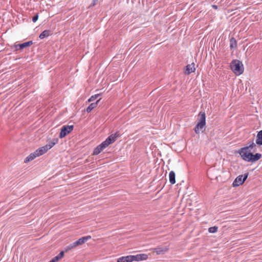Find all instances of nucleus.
Instances as JSON below:
<instances>
[{
	"mask_svg": "<svg viewBox=\"0 0 262 262\" xmlns=\"http://www.w3.org/2000/svg\"><path fill=\"white\" fill-rule=\"evenodd\" d=\"M112 141L111 138H107L106 140L99 145L100 148L101 147L103 150L107 147L109 145L112 144Z\"/></svg>",
	"mask_w": 262,
	"mask_h": 262,
	"instance_id": "ddd939ff",
	"label": "nucleus"
},
{
	"mask_svg": "<svg viewBox=\"0 0 262 262\" xmlns=\"http://www.w3.org/2000/svg\"><path fill=\"white\" fill-rule=\"evenodd\" d=\"M53 143H54V144L55 145L57 144L58 142V139L57 138H54L52 140H51Z\"/></svg>",
	"mask_w": 262,
	"mask_h": 262,
	"instance_id": "cd10ccee",
	"label": "nucleus"
},
{
	"mask_svg": "<svg viewBox=\"0 0 262 262\" xmlns=\"http://www.w3.org/2000/svg\"><path fill=\"white\" fill-rule=\"evenodd\" d=\"M237 47V41L234 37L230 39V48L231 50L235 49Z\"/></svg>",
	"mask_w": 262,
	"mask_h": 262,
	"instance_id": "6ab92c4d",
	"label": "nucleus"
},
{
	"mask_svg": "<svg viewBox=\"0 0 262 262\" xmlns=\"http://www.w3.org/2000/svg\"><path fill=\"white\" fill-rule=\"evenodd\" d=\"M32 44H33V41L32 40H31V41H27L26 42H24L23 43L15 45L14 46V47L15 50L16 51H17V50H22L26 47H29V46H31Z\"/></svg>",
	"mask_w": 262,
	"mask_h": 262,
	"instance_id": "0eeeda50",
	"label": "nucleus"
},
{
	"mask_svg": "<svg viewBox=\"0 0 262 262\" xmlns=\"http://www.w3.org/2000/svg\"><path fill=\"white\" fill-rule=\"evenodd\" d=\"M102 150H103L102 148H101V147L100 148V146L98 145L96 148H95V149H94L93 155H98Z\"/></svg>",
	"mask_w": 262,
	"mask_h": 262,
	"instance_id": "4be33fe9",
	"label": "nucleus"
},
{
	"mask_svg": "<svg viewBox=\"0 0 262 262\" xmlns=\"http://www.w3.org/2000/svg\"><path fill=\"white\" fill-rule=\"evenodd\" d=\"M200 117L199 121L194 128V132L196 134H199L200 130L203 132L202 129L206 125V115L205 112H201L199 115Z\"/></svg>",
	"mask_w": 262,
	"mask_h": 262,
	"instance_id": "f03ea898",
	"label": "nucleus"
},
{
	"mask_svg": "<svg viewBox=\"0 0 262 262\" xmlns=\"http://www.w3.org/2000/svg\"><path fill=\"white\" fill-rule=\"evenodd\" d=\"M134 261H139L146 260L148 258V255L146 254H139L136 255H133Z\"/></svg>",
	"mask_w": 262,
	"mask_h": 262,
	"instance_id": "9d476101",
	"label": "nucleus"
},
{
	"mask_svg": "<svg viewBox=\"0 0 262 262\" xmlns=\"http://www.w3.org/2000/svg\"><path fill=\"white\" fill-rule=\"evenodd\" d=\"M55 145L54 143H53L52 141H50L46 146V148L49 150Z\"/></svg>",
	"mask_w": 262,
	"mask_h": 262,
	"instance_id": "a878e982",
	"label": "nucleus"
},
{
	"mask_svg": "<svg viewBox=\"0 0 262 262\" xmlns=\"http://www.w3.org/2000/svg\"><path fill=\"white\" fill-rule=\"evenodd\" d=\"M74 242L72 244H70V245H68L67 246H66L64 248V250H65V251L67 252L69 250H71L73 249H74L76 247L75 245H74Z\"/></svg>",
	"mask_w": 262,
	"mask_h": 262,
	"instance_id": "5701e85b",
	"label": "nucleus"
},
{
	"mask_svg": "<svg viewBox=\"0 0 262 262\" xmlns=\"http://www.w3.org/2000/svg\"><path fill=\"white\" fill-rule=\"evenodd\" d=\"M73 125H64L62 127L59 135L60 138L65 137L68 134L70 133L73 129Z\"/></svg>",
	"mask_w": 262,
	"mask_h": 262,
	"instance_id": "423d86ee",
	"label": "nucleus"
},
{
	"mask_svg": "<svg viewBox=\"0 0 262 262\" xmlns=\"http://www.w3.org/2000/svg\"><path fill=\"white\" fill-rule=\"evenodd\" d=\"M217 229H218V228L216 226L211 227L209 228L208 231L210 233H215L217 232Z\"/></svg>",
	"mask_w": 262,
	"mask_h": 262,
	"instance_id": "393cba45",
	"label": "nucleus"
},
{
	"mask_svg": "<svg viewBox=\"0 0 262 262\" xmlns=\"http://www.w3.org/2000/svg\"><path fill=\"white\" fill-rule=\"evenodd\" d=\"M230 68L236 75H240L244 72L243 64L240 60L234 59L230 63Z\"/></svg>",
	"mask_w": 262,
	"mask_h": 262,
	"instance_id": "f257e3e1",
	"label": "nucleus"
},
{
	"mask_svg": "<svg viewBox=\"0 0 262 262\" xmlns=\"http://www.w3.org/2000/svg\"><path fill=\"white\" fill-rule=\"evenodd\" d=\"M194 63H192L190 64H188L185 67V70L184 71V74L185 75H188L190 74L191 73L194 72L195 69L194 68Z\"/></svg>",
	"mask_w": 262,
	"mask_h": 262,
	"instance_id": "1a4fd4ad",
	"label": "nucleus"
},
{
	"mask_svg": "<svg viewBox=\"0 0 262 262\" xmlns=\"http://www.w3.org/2000/svg\"><path fill=\"white\" fill-rule=\"evenodd\" d=\"M134 261L133 255L122 256L117 259V262H132Z\"/></svg>",
	"mask_w": 262,
	"mask_h": 262,
	"instance_id": "9b49d317",
	"label": "nucleus"
},
{
	"mask_svg": "<svg viewBox=\"0 0 262 262\" xmlns=\"http://www.w3.org/2000/svg\"><path fill=\"white\" fill-rule=\"evenodd\" d=\"M212 7L214 8V9H217V6L216 5H212Z\"/></svg>",
	"mask_w": 262,
	"mask_h": 262,
	"instance_id": "c85d7f7f",
	"label": "nucleus"
},
{
	"mask_svg": "<svg viewBox=\"0 0 262 262\" xmlns=\"http://www.w3.org/2000/svg\"><path fill=\"white\" fill-rule=\"evenodd\" d=\"M38 18V14L35 15L32 18L33 22L35 23L37 20Z\"/></svg>",
	"mask_w": 262,
	"mask_h": 262,
	"instance_id": "bb28decb",
	"label": "nucleus"
},
{
	"mask_svg": "<svg viewBox=\"0 0 262 262\" xmlns=\"http://www.w3.org/2000/svg\"><path fill=\"white\" fill-rule=\"evenodd\" d=\"M120 135L119 132H116L115 134H112L107 138H111L112 141V143H114L116 139L120 137Z\"/></svg>",
	"mask_w": 262,
	"mask_h": 262,
	"instance_id": "412c9836",
	"label": "nucleus"
},
{
	"mask_svg": "<svg viewBox=\"0 0 262 262\" xmlns=\"http://www.w3.org/2000/svg\"><path fill=\"white\" fill-rule=\"evenodd\" d=\"M48 150L47 149V148H46V146H44L36 149L35 151V154H36V155L39 157L45 154Z\"/></svg>",
	"mask_w": 262,
	"mask_h": 262,
	"instance_id": "4468645a",
	"label": "nucleus"
},
{
	"mask_svg": "<svg viewBox=\"0 0 262 262\" xmlns=\"http://www.w3.org/2000/svg\"><path fill=\"white\" fill-rule=\"evenodd\" d=\"M256 147V144L254 143L253 140L252 141V143H250L248 146H247L246 147L241 148L238 153L239 154L240 156H241L242 158L243 159V154L246 153L247 154H250V151L253 150L254 147Z\"/></svg>",
	"mask_w": 262,
	"mask_h": 262,
	"instance_id": "20e7f679",
	"label": "nucleus"
},
{
	"mask_svg": "<svg viewBox=\"0 0 262 262\" xmlns=\"http://www.w3.org/2000/svg\"><path fill=\"white\" fill-rule=\"evenodd\" d=\"M256 143L259 145H262V130L259 131L257 135Z\"/></svg>",
	"mask_w": 262,
	"mask_h": 262,
	"instance_id": "aec40b11",
	"label": "nucleus"
},
{
	"mask_svg": "<svg viewBox=\"0 0 262 262\" xmlns=\"http://www.w3.org/2000/svg\"><path fill=\"white\" fill-rule=\"evenodd\" d=\"M91 238V236L90 235L82 237L81 238H80L77 241L74 242L75 244L74 245H75L76 247L81 245Z\"/></svg>",
	"mask_w": 262,
	"mask_h": 262,
	"instance_id": "6e6552de",
	"label": "nucleus"
},
{
	"mask_svg": "<svg viewBox=\"0 0 262 262\" xmlns=\"http://www.w3.org/2000/svg\"><path fill=\"white\" fill-rule=\"evenodd\" d=\"M176 174L173 171H170L169 173V182L171 184H174L176 183Z\"/></svg>",
	"mask_w": 262,
	"mask_h": 262,
	"instance_id": "f3484780",
	"label": "nucleus"
},
{
	"mask_svg": "<svg viewBox=\"0 0 262 262\" xmlns=\"http://www.w3.org/2000/svg\"><path fill=\"white\" fill-rule=\"evenodd\" d=\"M100 99H101L100 98L97 100L96 102L90 104L86 109L87 113H90L94 108H95L97 106L98 103L100 101Z\"/></svg>",
	"mask_w": 262,
	"mask_h": 262,
	"instance_id": "2eb2a0df",
	"label": "nucleus"
},
{
	"mask_svg": "<svg viewBox=\"0 0 262 262\" xmlns=\"http://www.w3.org/2000/svg\"><path fill=\"white\" fill-rule=\"evenodd\" d=\"M248 173H246L244 175H239L236 178L233 182V187H237L243 184L248 177Z\"/></svg>",
	"mask_w": 262,
	"mask_h": 262,
	"instance_id": "39448f33",
	"label": "nucleus"
},
{
	"mask_svg": "<svg viewBox=\"0 0 262 262\" xmlns=\"http://www.w3.org/2000/svg\"><path fill=\"white\" fill-rule=\"evenodd\" d=\"M52 34L51 31L49 30H44L39 35V37L40 39H43L44 38L47 37Z\"/></svg>",
	"mask_w": 262,
	"mask_h": 262,
	"instance_id": "dca6fc26",
	"label": "nucleus"
},
{
	"mask_svg": "<svg viewBox=\"0 0 262 262\" xmlns=\"http://www.w3.org/2000/svg\"><path fill=\"white\" fill-rule=\"evenodd\" d=\"M243 155L244 157L243 160L247 162H251L257 161L261 157V154L259 153H256L255 155L252 154L251 152L247 154L245 153Z\"/></svg>",
	"mask_w": 262,
	"mask_h": 262,
	"instance_id": "7ed1b4c3",
	"label": "nucleus"
},
{
	"mask_svg": "<svg viewBox=\"0 0 262 262\" xmlns=\"http://www.w3.org/2000/svg\"><path fill=\"white\" fill-rule=\"evenodd\" d=\"M168 250V248L166 246L158 247L155 249V252H156L157 254H161L167 252Z\"/></svg>",
	"mask_w": 262,
	"mask_h": 262,
	"instance_id": "f8f14e48",
	"label": "nucleus"
},
{
	"mask_svg": "<svg viewBox=\"0 0 262 262\" xmlns=\"http://www.w3.org/2000/svg\"><path fill=\"white\" fill-rule=\"evenodd\" d=\"M37 157H38V156L36 155L34 151L33 153L30 154L27 157H26V159H25L24 162L25 163H28L30 161H32Z\"/></svg>",
	"mask_w": 262,
	"mask_h": 262,
	"instance_id": "a211bd4d",
	"label": "nucleus"
},
{
	"mask_svg": "<svg viewBox=\"0 0 262 262\" xmlns=\"http://www.w3.org/2000/svg\"><path fill=\"white\" fill-rule=\"evenodd\" d=\"M100 96V94H96L92 96L89 99V102H92L95 100L99 96Z\"/></svg>",
	"mask_w": 262,
	"mask_h": 262,
	"instance_id": "b1692460",
	"label": "nucleus"
}]
</instances>
